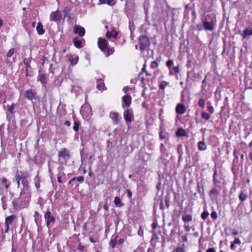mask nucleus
I'll list each match as a JSON object with an SVG mask.
<instances>
[{"mask_svg":"<svg viewBox=\"0 0 252 252\" xmlns=\"http://www.w3.org/2000/svg\"><path fill=\"white\" fill-rule=\"evenodd\" d=\"M95 229V221H86L82 226L83 233H88L89 240L93 243H98L99 241V237L97 234L91 235Z\"/></svg>","mask_w":252,"mask_h":252,"instance_id":"nucleus-1","label":"nucleus"},{"mask_svg":"<svg viewBox=\"0 0 252 252\" xmlns=\"http://www.w3.org/2000/svg\"><path fill=\"white\" fill-rule=\"evenodd\" d=\"M12 202L14 210L27 208L29 206L30 197L26 194L23 193V191H22L20 192V197L14 198Z\"/></svg>","mask_w":252,"mask_h":252,"instance_id":"nucleus-2","label":"nucleus"},{"mask_svg":"<svg viewBox=\"0 0 252 252\" xmlns=\"http://www.w3.org/2000/svg\"><path fill=\"white\" fill-rule=\"evenodd\" d=\"M17 180H20L24 189H28L29 188V181L28 178L30 177V174L27 171H19L16 172Z\"/></svg>","mask_w":252,"mask_h":252,"instance_id":"nucleus-3","label":"nucleus"},{"mask_svg":"<svg viewBox=\"0 0 252 252\" xmlns=\"http://www.w3.org/2000/svg\"><path fill=\"white\" fill-rule=\"evenodd\" d=\"M139 49L143 51L150 45L149 38L146 35H142L139 38Z\"/></svg>","mask_w":252,"mask_h":252,"instance_id":"nucleus-4","label":"nucleus"},{"mask_svg":"<svg viewBox=\"0 0 252 252\" xmlns=\"http://www.w3.org/2000/svg\"><path fill=\"white\" fill-rule=\"evenodd\" d=\"M124 118L126 123L128 125L134 120V115L132 109H126L124 111Z\"/></svg>","mask_w":252,"mask_h":252,"instance_id":"nucleus-5","label":"nucleus"},{"mask_svg":"<svg viewBox=\"0 0 252 252\" xmlns=\"http://www.w3.org/2000/svg\"><path fill=\"white\" fill-rule=\"evenodd\" d=\"M62 14L59 10L52 12L50 15V21H54L57 23L60 22Z\"/></svg>","mask_w":252,"mask_h":252,"instance_id":"nucleus-6","label":"nucleus"},{"mask_svg":"<svg viewBox=\"0 0 252 252\" xmlns=\"http://www.w3.org/2000/svg\"><path fill=\"white\" fill-rule=\"evenodd\" d=\"M32 57H29L28 58H25L23 60V63L25 66V76L28 77L31 76V75L29 73V70L32 68L31 66V63L32 60Z\"/></svg>","mask_w":252,"mask_h":252,"instance_id":"nucleus-7","label":"nucleus"},{"mask_svg":"<svg viewBox=\"0 0 252 252\" xmlns=\"http://www.w3.org/2000/svg\"><path fill=\"white\" fill-rule=\"evenodd\" d=\"M37 93L34 89H29L26 91L25 93V97L29 100L32 101L33 99L36 98Z\"/></svg>","mask_w":252,"mask_h":252,"instance_id":"nucleus-8","label":"nucleus"},{"mask_svg":"<svg viewBox=\"0 0 252 252\" xmlns=\"http://www.w3.org/2000/svg\"><path fill=\"white\" fill-rule=\"evenodd\" d=\"M73 31L74 34H78L80 37L84 36L86 32L85 28L78 25L74 26Z\"/></svg>","mask_w":252,"mask_h":252,"instance_id":"nucleus-9","label":"nucleus"},{"mask_svg":"<svg viewBox=\"0 0 252 252\" xmlns=\"http://www.w3.org/2000/svg\"><path fill=\"white\" fill-rule=\"evenodd\" d=\"M58 157L59 158H62L65 161L68 160L70 158L69 152L66 148H63L58 152Z\"/></svg>","mask_w":252,"mask_h":252,"instance_id":"nucleus-10","label":"nucleus"},{"mask_svg":"<svg viewBox=\"0 0 252 252\" xmlns=\"http://www.w3.org/2000/svg\"><path fill=\"white\" fill-rule=\"evenodd\" d=\"M108 42L104 38L99 37L98 38L97 45L101 51L104 50V48L108 45Z\"/></svg>","mask_w":252,"mask_h":252,"instance_id":"nucleus-11","label":"nucleus"},{"mask_svg":"<svg viewBox=\"0 0 252 252\" xmlns=\"http://www.w3.org/2000/svg\"><path fill=\"white\" fill-rule=\"evenodd\" d=\"M131 96L129 94L123 96L122 100L124 104H122V107L125 108L129 107L131 103Z\"/></svg>","mask_w":252,"mask_h":252,"instance_id":"nucleus-12","label":"nucleus"},{"mask_svg":"<svg viewBox=\"0 0 252 252\" xmlns=\"http://www.w3.org/2000/svg\"><path fill=\"white\" fill-rule=\"evenodd\" d=\"M120 115L117 112H111L109 113V117L112 120L114 125H118L120 120Z\"/></svg>","mask_w":252,"mask_h":252,"instance_id":"nucleus-13","label":"nucleus"},{"mask_svg":"<svg viewBox=\"0 0 252 252\" xmlns=\"http://www.w3.org/2000/svg\"><path fill=\"white\" fill-rule=\"evenodd\" d=\"M160 151L161 155L160 156V159L163 160V162L167 160V158L169 157L168 153L167 152V150L165 148L163 144L160 145Z\"/></svg>","mask_w":252,"mask_h":252,"instance_id":"nucleus-14","label":"nucleus"},{"mask_svg":"<svg viewBox=\"0 0 252 252\" xmlns=\"http://www.w3.org/2000/svg\"><path fill=\"white\" fill-rule=\"evenodd\" d=\"M96 88L100 92L106 90L107 88L106 87L104 81L101 79H97L96 82Z\"/></svg>","mask_w":252,"mask_h":252,"instance_id":"nucleus-15","label":"nucleus"},{"mask_svg":"<svg viewBox=\"0 0 252 252\" xmlns=\"http://www.w3.org/2000/svg\"><path fill=\"white\" fill-rule=\"evenodd\" d=\"M203 25L206 31H212L214 29V25L212 22H208L206 19L203 21Z\"/></svg>","mask_w":252,"mask_h":252,"instance_id":"nucleus-16","label":"nucleus"},{"mask_svg":"<svg viewBox=\"0 0 252 252\" xmlns=\"http://www.w3.org/2000/svg\"><path fill=\"white\" fill-rule=\"evenodd\" d=\"M118 32L115 30L112 29L110 31H107L106 33V36L108 39H110L111 38L117 39L118 35Z\"/></svg>","mask_w":252,"mask_h":252,"instance_id":"nucleus-17","label":"nucleus"},{"mask_svg":"<svg viewBox=\"0 0 252 252\" xmlns=\"http://www.w3.org/2000/svg\"><path fill=\"white\" fill-rule=\"evenodd\" d=\"M101 51L103 53L105 57H108L114 53L115 49L114 47H110L108 45L107 46V47L104 48V50Z\"/></svg>","mask_w":252,"mask_h":252,"instance_id":"nucleus-18","label":"nucleus"},{"mask_svg":"<svg viewBox=\"0 0 252 252\" xmlns=\"http://www.w3.org/2000/svg\"><path fill=\"white\" fill-rule=\"evenodd\" d=\"M101 51L103 53L105 57H108L114 53L115 49L114 47H110L108 45L107 46V47L104 48V50Z\"/></svg>","mask_w":252,"mask_h":252,"instance_id":"nucleus-19","label":"nucleus"},{"mask_svg":"<svg viewBox=\"0 0 252 252\" xmlns=\"http://www.w3.org/2000/svg\"><path fill=\"white\" fill-rule=\"evenodd\" d=\"M118 235L114 234L111 238V240L109 242V246L112 249H115L116 245L118 244L117 239L118 238Z\"/></svg>","mask_w":252,"mask_h":252,"instance_id":"nucleus-20","label":"nucleus"},{"mask_svg":"<svg viewBox=\"0 0 252 252\" xmlns=\"http://www.w3.org/2000/svg\"><path fill=\"white\" fill-rule=\"evenodd\" d=\"M37 80L40 81L43 86H45L47 82L46 75L44 73L39 74L37 76Z\"/></svg>","mask_w":252,"mask_h":252,"instance_id":"nucleus-21","label":"nucleus"},{"mask_svg":"<svg viewBox=\"0 0 252 252\" xmlns=\"http://www.w3.org/2000/svg\"><path fill=\"white\" fill-rule=\"evenodd\" d=\"M72 42L74 46L77 48L80 49L83 47L82 40H79L77 37L73 38Z\"/></svg>","mask_w":252,"mask_h":252,"instance_id":"nucleus-22","label":"nucleus"},{"mask_svg":"<svg viewBox=\"0 0 252 252\" xmlns=\"http://www.w3.org/2000/svg\"><path fill=\"white\" fill-rule=\"evenodd\" d=\"M186 110V108L184 104H178L176 107V111L178 114H183Z\"/></svg>","mask_w":252,"mask_h":252,"instance_id":"nucleus-23","label":"nucleus"},{"mask_svg":"<svg viewBox=\"0 0 252 252\" xmlns=\"http://www.w3.org/2000/svg\"><path fill=\"white\" fill-rule=\"evenodd\" d=\"M36 30L37 31V33L39 35H42L45 32V31L43 28L42 24L41 22H38L37 23V25L36 27Z\"/></svg>","mask_w":252,"mask_h":252,"instance_id":"nucleus-24","label":"nucleus"},{"mask_svg":"<svg viewBox=\"0 0 252 252\" xmlns=\"http://www.w3.org/2000/svg\"><path fill=\"white\" fill-rule=\"evenodd\" d=\"M250 35H252V29L251 28H248L245 29L243 32V33L242 34L243 39H245L247 36Z\"/></svg>","mask_w":252,"mask_h":252,"instance_id":"nucleus-25","label":"nucleus"},{"mask_svg":"<svg viewBox=\"0 0 252 252\" xmlns=\"http://www.w3.org/2000/svg\"><path fill=\"white\" fill-rule=\"evenodd\" d=\"M68 60L70 62L72 65H75L78 62L79 57L78 56L74 57L72 55H70L68 58Z\"/></svg>","mask_w":252,"mask_h":252,"instance_id":"nucleus-26","label":"nucleus"},{"mask_svg":"<svg viewBox=\"0 0 252 252\" xmlns=\"http://www.w3.org/2000/svg\"><path fill=\"white\" fill-rule=\"evenodd\" d=\"M44 218L47 220H55V218L51 215V213L49 211H47L45 212Z\"/></svg>","mask_w":252,"mask_h":252,"instance_id":"nucleus-27","label":"nucleus"},{"mask_svg":"<svg viewBox=\"0 0 252 252\" xmlns=\"http://www.w3.org/2000/svg\"><path fill=\"white\" fill-rule=\"evenodd\" d=\"M176 134L179 137L185 136L187 135V132L183 128H179L176 132Z\"/></svg>","mask_w":252,"mask_h":252,"instance_id":"nucleus-28","label":"nucleus"},{"mask_svg":"<svg viewBox=\"0 0 252 252\" xmlns=\"http://www.w3.org/2000/svg\"><path fill=\"white\" fill-rule=\"evenodd\" d=\"M1 183L5 188L7 189L10 186V183L8 182V180L5 177H3L0 180Z\"/></svg>","mask_w":252,"mask_h":252,"instance_id":"nucleus-29","label":"nucleus"},{"mask_svg":"<svg viewBox=\"0 0 252 252\" xmlns=\"http://www.w3.org/2000/svg\"><path fill=\"white\" fill-rule=\"evenodd\" d=\"M114 203L115 205L118 207H121L124 206V203L121 202L120 197L118 196L115 197Z\"/></svg>","mask_w":252,"mask_h":252,"instance_id":"nucleus-30","label":"nucleus"},{"mask_svg":"<svg viewBox=\"0 0 252 252\" xmlns=\"http://www.w3.org/2000/svg\"><path fill=\"white\" fill-rule=\"evenodd\" d=\"M35 187L37 189H39L40 187V178L38 175H37L34 179Z\"/></svg>","mask_w":252,"mask_h":252,"instance_id":"nucleus-31","label":"nucleus"},{"mask_svg":"<svg viewBox=\"0 0 252 252\" xmlns=\"http://www.w3.org/2000/svg\"><path fill=\"white\" fill-rule=\"evenodd\" d=\"M198 148L199 150L203 151L206 149L207 146L203 141H199L198 143Z\"/></svg>","mask_w":252,"mask_h":252,"instance_id":"nucleus-32","label":"nucleus"},{"mask_svg":"<svg viewBox=\"0 0 252 252\" xmlns=\"http://www.w3.org/2000/svg\"><path fill=\"white\" fill-rule=\"evenodd\" d=\"M17 105L16 103H12V104L7 107V111L9 112L10 114H14V112L13 111V110L14 109V107Z\"/></svg>","mask_w":252,"mask_h":252,"instance_id":"nucleus-33","label":"nucleus"},{"mask_svg":"<svg viewBox=\"0 0 252 252\" xmlns=\"http://www.w3.org/2000/svg\"><path fill=\"white\" fill-rule=\"evenodd\" d=\"M2 206L4 210H5L7 207V199L5 196H2L1 198Z\"/></svg>","mask_w":252,"mask_h":252,"instance_id":"nucleus-34","label":"nucleus"},{"mask_svg":"<svg viewBox=\"0 0 252 252\" xmlns=\"http://www.w3.org/2000/svg\"><path fill=\"white\" fill-rule=\"evenodd\" d=\"M22 24L23 26L24 29L26 30V31L28 32L29 29H28V23L27 22V19L26 18H23L22 20Z\"/></svg>","mask_w":252,"mask_h":252,"instance_id":"nucleus-35","label":"nucleus"},{"mask_svg":"<svg viewBox=\"0 0 252 252\" xmlns=\"http://www.w3.org/2000/svg\"><path fill=\"white\" fill-rule=\"evenodd\" d=\"M12 221H5L4 224V229L2 230L4 233H7L9 229V224H11Z\"/></svg>","mask_w":252,"mask_h":252,"instance_id":"nucleus-36","label":"nucleus"},{"mask_svg":"<svg viewBox=\"0 0 252 252\" xmlns=\"http://www.w3.org/2000/svg\"><path fill=\"white\" fill-rule=\"evenodd\" d=\"M239 198L242 202H243L247 198V195L243 192L241 191L239 195Z\"/></svg>","mask_w":252,"mask_h":252,"instance_id":"nucleus-37","label":"nucleus"},{"mask_svg":"<svg viewBox=\"0 0 252 252\" xmlns=\"http://www.w3.org/2000/svg\"><path fill=\"white\" fill-rule=\"evenodd\" d=\"M79 126H80V123L78 122L74 121V126L73 127V130L77 132L79 130Z\"/></svg>","mask_w":252,"mask_h":252,"instance_id":"nucleus-38","label":"nucleus"},{"mask_svg":"<svg viewBox=\"0 0 252 252\" xmlns=\"http://www.w3.org/2000/svg\"><path fill=\"white\" fill-rule=\"evenodd\" d=\"M15 52V49L14 48H11L10 49L7 53V58H10L12 57V56L14 54Z\"/></svg>","mask_w":252,"mask_h":252,"instance_id":"nucleus-39","label":"nucleus"},{"mask_svg":"<svg viewBox=\"0 0 252 252\" xmlns=\"http://www.w3.org/2000/svg\"><path fill=\"white\" fill-rule=\"evenodd\" d=\"M86 249V248L85 246L84 245H82L81 243H80L78 244V247H77V250H78L79 251H80L81 252H83V251H85Z\"/></svg>","mask_w":252,"mask_h":252,"instance_id":"nucleus-40","label":"nucleus"},{"mask_svg":"<svg viewBox=\"0 0 252 252\" xmlns=\"http://www.w3.org/2000/svg\"><path fill=\"white\" fill-rule=\"evenodd\" d=\"M201 79V76L199 73H194V81H199Z\"/></svg>","mask_w":252,"mask_h":252,"instance_id":"nucleus-41","label":"nucleus"},{"mask_svg":"<svg viewBox=\"0 0 252 252\" xmlns=\"http://www.w3.org/2000/svg\"><path fill=\"white\" fill-rule=\"evenodd\" d=\"M63 175H64V173H63V172H60L58 176V177H57V181L58 183H63V181H62V179H61V177Z\"/></svg>","mask_w":252,"mask_h":252,"instance_id":"nucleus-42","label":"nucleus"},{"mask_svg":"<svg viewBox=\"0 0 252 252\" xmlns=\"http://www.w3.org/2000/svg\"><path fill=\"white\" fill-rule=\"evenodd\" d=\"M201 116L203 118L207 120H208L210 118V116L205 112H202L201 113Z\"/></svg>","mask_w":252,"mask_h":252,"instance_id":"nucleus-43","label":"nucleus"},{"mask_svg":"<svg viewBox=\"0 0 252 252\" xmlns=\"http://www.w3.org/2000/svg\"><path fill=\"white\" fill-rule=\"evenodd\" d=\"M192 217L190 215H186L183 217V220H191Z\"/></svg>","mask_w":252,"mask_h":252,"instance_id":"nucleus-44","label":"nucleus"},{"mask_svg":"<svg viewBox=\"0 0 252 252\" xmlns=\"http://www.w3.org/2000/svg\"><path fill=\"white\" fill-rule=\"evenodd\" d=\"M209 216V213L207 211H204L201 214V218L203 220H205Z\"/></svg>","mask_w":252,"mask_h":252,"instance_id":"nucleus-45","label":"nucleus"},{"mask_svg":"<svg viewBox=\"0 0 252 252\" xmlns=\"http://www.w3.org/2000/svg\"><path fill=\"white\" fill-rule=\"evenodd\" d=\"M16 218V216L15 215H12L9 216L7 217L5 220H13Z\"/></svg>","mask_w":252,"mask_h":252,"instance_id":"nucleus-46","label":"nucleus"},{"mask_svg":"<svg viewBox=\"0 0 252 252\" xmlns=\"http://www.w3.org/2000/svg\"><path fill=\"white\" fill-rule=\"evenodd\" d=\"M169 84V83L168 82L163 81L162 83L159 85V87L160 89L163 90L165 87V85H168Z\"/></svg>","mask_w":252,"mask_h":252,"instance_id":"nucleus-47","label":"nucleus"},{"mask_svg":"<svg viewBox=\"0 0 252 252\" xmlns=\"http://www.w3.org/2000/svg\"><path fill=\"white\" fill-rule=\"evenodd\" d=\"M34 217L35 220H38L41 218V216L37 211L34 212Z\"/></svg>","mask_w":252,"mask_h":252,"instance_id":"nucleus-48","label":"nucleus"},{"mask_svg":"<svg viewBox=\"0 0 252 252\" xmlns=\"http://www.w3.org/2000/svg\"><path fill=\"white\" fill-rule=\"evenodd\" d=\"M219 193V191L215 188H213L210 191V194L217 195Z\"/></svg>","mask_w":252,"mask_h":252,"instance_id":"nucleus-49","label":"nucleus"},{"mask_svg":"<svg viewBox=\"0 0 252 252\" xmlns=\"http://www.w3.org/2000/svg\"><path fill=\"white\" fill-rule=\"evenodd\" d=\"M198 105L200 107L203 108L205 106V100L203 99H200L198 101Z\"/></svg>","mask_w":252,"mask_h":252,"instance_id":"nucleus-50","label":"nucleus"},{"mask_svg":"<svg viewBox=\"0 0 252 252\" xmlns=\"http://www.w3.org/2000/svg\"><path fill=\"white\" fill-rule=\"evenodd\" d=\"M106 3L108 5L113 6L115 4L116 2L114 0H107Z\"/></svg>","mask_w":252,"mask_h":252,"instance_id":"nucleus-51","label":"nucleus"},{"mask_svg":"<svg viewBox=\"0 0 252 252\" xmlns=\"http://www.w3.org/2000/svg\"><path fill=\"white\" fill-rule=\"evenodd\" d=\"M76 180H77V181L83 183L84 181V177L83 176H80L79 177H75Z\"/></svg>","mask_w":252,"mask_h":252,"instance_id":"nucleus-52","label":"nucleus"},{"mask_svg":"<svg viewBox=\"0 0 252 252\" xmlns=\"http://www.w3.org/2000/svg\"><path fill=\"white\" fill-rule=\"evenodd\" d=\"M211 218L213 220H216L217 218V214L216 212L214 211L211 214Z\"/></svg>","mask_w":252,"mask_h":252,"instance_id":"nucleus-53","label":"nucleus"},{"mask_svg":"<svg viewBox=\"0 0 252 252\" xmlns=\"http://www.w3.org/2000/svg\"><path fill=\"white\" fill-rule=\"evenodd\" d=\"M155 239H158V236H157L156 234H155L154 236L151 238V241L152 244H154V243L155 244H156V241H155Z\"/></svg>","mask_w":252,"mask_h":252,"instance_id":"nucleus-54","label":"nucleus"},{"mask_svg":"<svg viewBox=\"0 0 252 252\" xmlns=\"http://www.w3.org/2000/svg\"><path fill=\"white\" fill-rule=\"evenodd\" d=\"M234 244H238L240 245L241 241L238 238H235V240L232 242Z\"/></svg>","mask_w":252,"mask_h":252,"instance_id":"nucleus-55","label":"nucleus"},{"mask_svg":"<svg viewBox=\"0 0 252 252\" xmlns=\"http://www.w3.org/2000/svg\"><path fill=\"white\" fill-rule=\"evenodd\" d=\"M173 252H185V251L184 249L180 247H178L175 249V251Z\"/></svg>","mask_w":252,"mask_h":252,"instance_id":"nucleus-56","label":"nucleus"},{"mask_svg":"<svg viewBox=\"0 0 252 252\" xmlns=\"http://www.w3.org/2000/svg\"><path fill=\"white\" fill-rule=\"evenodd\" d=\"M173 62L172 60H169L167 61L166 65L169 68L173 64Z\"/></svg>","mask_w":252,"mask_h":252,"instance_id":"nucleus-57","label":"nucleus"},{"mask_svg":"<svg viewBox=\"0 0 252 252\" xmlns=\"http://www.w3.org/2000/svg\"><path fill=\"white\" fill-rule=\"evenodd\" d=\"M126 239L124 238H120L118 240V245H122L124 244L125 242Z\"/></svg>","mask_w":252,"mask_h":252,"instance_id":"nucleus-58","label":"nucleus"},{"mask_svg":"<svg viewBox=\"0 0 252 252\" xmlns=\"http://www.w3.org/2000/svg\"><path fill=\"white\" fill-rule=\"evenodd\" d=\"M197 189H198V192L200 193H203V190H204V189H203V187H202V190H201V189H200V187L199 185V184H197Z\"/></svg>","mask_w":252,"mask_h":252,"instance_id":"nucleus-59","label":"nucleus"},{"mask_svg":"<svg viewBox=\"0 0 252 252\" xmlns=\"http://www.w3.org/2000/svg\"><path fill=\"white\" fill-rule=\"evenodd\" d=\"M208 111L211 114H212L214 112V109L213 106H210L208 107Z\"/></svg>","mask_w":252,"mask_h":252,"instance_id":"nucleus-60","label":"nucleus"},{"mask_svg":"<svg viewBox=\"0 0 252 252\" xmlns=\"http://www.w3.org/2000/svg\"><path fill=\"white\" fill-rule=\"evenodd\" d=\"M173 70L176 73H178L179 72V71H180V69H179V66H174L173 67Z\"/></svg>","mask_w":252,"mask_h":252,"instance_id":"nucleus-61","label":"nucleus"},{"mask_svg":"<svg viewBox=\"0 0 252 252\" xmlns=\"http://www.w3.org/2000/svg\"><path fill=\"white\" fill-rule=\"evenodd\" d=\"M127 196L129 198H131L132 196V192L129 189H127L126 191Z\"/></svg>","mask_w":252,"mask_h":252,"instance_id":"nucleus-62","label":"nucleus"},{"mask_svg":"<svg viewBox=\"0 0 252 252\" xmlns=\"http://www.w3.org/2000/svg\"><path fill=\"white\" fill-rule=\"evenodd\" d=\"M103 209L106 210V211H108L109 210V206L107 204V203L106 202L104 205H103Z\"/></svg>","mask_w":252,"mask_h":252,"instance_id":"nucleus-63","label":"nucleus"},{"mask_svg":"<svg viewBox=\"0 0 252 252\" xmlns=\"http://www.w3.org/2000/svg\"><path fill=\"white\" fill-rule=\"evenodd\" d=\"M206 252H216V251L214 248H211L207 249Z\"/></svg>","mask_w":252,"mask_h":252,"instance_id":"nucleus-64","label":"nucleus"}]
</instances>
